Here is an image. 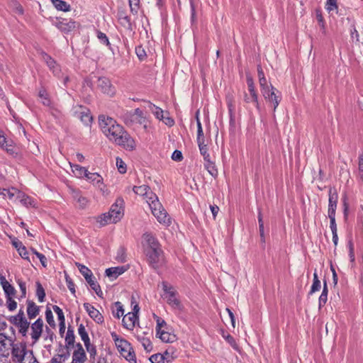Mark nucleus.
I'll return each mask as SVG.
<instances>
[{"label":"nucleus","mask_w":363,"mask_h":363,"mask_svg":"<svg viewBox=\"0 0 363 363\" xmlns=\"http://www.w3.org/2000/svg\"><path fill=\"white\" fill-rule=\"evenodd\" d=\"M14 296L6 297V306L10 311H13L17 308V303L13 300Z\"/></svg>","instance_id":"obj_54"},{"label":"nucleus","mask_w":363,"mask_h":363,"mask_svg":"<svg viewBox=\"0 0 363 363\" xmlns=\"http://www.w3.org/2000/svg\"><path fill=\"white\" fill-rule=\"evenodd\" d=\"M0 283L4 289L6 297L15 296L16 290L11 284H9L5 277L0 276Z\"/></svg>","instance_id":"obj_16"},{"label":"nucleus","mask_w":363,"mask_h":363,"mask_svg":"<svg viewBox=\"0 0 363 363\" xmlns=\"http://www.w3.org/2000/svg\"><path fill=\"white\" fill-rule=\"evenodd\" d=\"M9 339H13L12 337H8L5 333H0V352H4L9 350L6 341Z\"/></svg>","instance_id":"obj_32"},{"label":"nucleus","mask_w":363,"mask_h":363,"mask_svg":"<svg viewBox=\"0 0 363 363\" xmlns=\"http://www.w3.org/2000/svg\"><path fill=\"white\" fill-rule=\"evenodd\" d=\"M88 180L92 182L94 185H96L101 189L103 185V178L98 173L88 172L85 177Z\"/></svg>","instance_id":"obj_22"},{"label":"nucleus","mask_w":363,"mask_h":363,"mask_svg":"<svg viewBox=\"0 0 363 363\" xmlns=\"http://www.w3.org/2000/svg\"><path fill=\"white\" fill-rule=\"evenodd\" d=\"M45 318L48 322V323L50 325L52 328H55L56 324L54 320L53 314L51 310L49 307L47 306L46 311H45Z\"/></svg>","instance_id":"obj_49"},{"label":"nucleus","mask_w":363,"mask_h":363,"mask_svg":"<svg viewBox=\"0 0 363 363\" xmlns=\"http://www.w3.org/2000/svg\"><path fill=\"white\" fill-rule=\"evenodd\" d=\"M114 306L116 308L112 309V314L115 318L119 319L121 316L123 315V306L120 301L115 302Z\"/></svg>","instance_id":"obj_34"},{"label":"nucleus","mask_w":363,"mask_h":363,"mask_svg":"<svg viewBox=\"0 0 363 363\" xmlns=\"http://www.w3.org/2000/svg\"><path fill=\"white\" fill-rule=\"evenodd\" d=\"M197 143L199 147L200 153L203 156L204 161L206 162L211 160L210 155L208 152L207 145L204 144V141Z\"/></svg>","instance_id":"obj_43"},{"label":"nucleus","mask_w":363,"mask_h":363,"mask_svg":"<svg viewBox=\"0 0 363 363\" xmlns=\"http://www.w3.org/2000/svg\"><path fill=\"white\" fill-rule=\"evenodd\" d=\"M86 360V352H73L71 363H84Z\"/></svg>","instance_id":"obj_40"},{"label":"nucleus","mask_w":363,"mask_h":363,"mask_svg":"<svg viewBox=\"0 0 363 363\" xmlns=\"http://www.w3.org/2000/svg\"><path fill=\"white\" fill-rule=\"evenodd\" d=\"M137 320H138V315H135L134 313H128L123 318L122 324L125 328L132 330L135 326Z\"/></svg>","instance_id":"obj_15"},{"label":"nucleus","mask_w":363,"mask_h":363,"mask_svg":"<svg viewBox=\"0 0 363 363\" xmlns=\"http://www.w3.org/2000/svg\"><path fill=\"white\" fill-rule=\"evenodd\" d=\"M35 286H36V296L38 298L39 302L42 303L45 301V289L43 287V286L40 281L35 282Z\"/></svg>","instance_id":"obj_36"},{"label":"nucleus","mask_w":363,"mask_h":363,"mask_svg":"<svg viewBox=\"0 0 363 363\" xmlns=\"http://www.w3.org/2000/svg\"><path fill=\"white\" fill-rule=\"evenodd\" d=\"M99 123L102 132L107 138L116 130L115 125H118L113 118L104 115L99 116Z\"/></svg>","instance_id":"obj_8"},{"label":"nucleus","mask_w":363,"mask_h":363,"mask_svg":"<svg viewBox=\"0 0 363 363\" xmlns=\"http://www.w3.org/2000/svg\"><path fill=\"white\" fill-rule=\"evenodd\" d=\"M8 320L11 322L25 321L27 318L25 316L23 308H21L16 315H11L7 318Z\"/></svg>","instance_id":"obj_39"},{"label":"nucleus","mask_w":363,"mask_h":363,"mask_svg":"<svg viewBox=\"0 0 363 363\" xmlns=\"http://www.w3.org/2000/svg\"><path fill=\"white\" fill-rule=\"evenodd\" d=\"M320 281L318 279V274L316 272H314L313 284L311 286V291H309V295L319 291L320 289Z\"/></svg>","instance_id":"obj_41"},{"label":"nucleus","mask_w":363,"mask_h":363,"mask_svg":"<svg viewBox=\"0 0 363 363\" xmlns=\"http://www.w3.org/2000/svg\"><path fill=\"white\" fill-rule=\"evenodd\" d=\"M133 117L134 113H133L132 111H128L124 112L121 116L123 121L126 125H131L134 122Z\"/></svg>","instance_id":"obj_48"},{"label":"nucleus","mask_w":363,"mask_h":363,"mask_svg":"<svg viewBox=\"0 0 363 363\" xmlns=\"http://www.w3.org/2000/svg\"><path fill=\"white\" fill-rule=\"evenodd\" d=\"M96 37L101 43L106 45L109 50H112L111 45L109 42L108 36L101 30H96Z\"/></svg>","instance_id":"obj_37"},{"label":"nucleus","mask_w":363,"mask_h":363,"mask_svg":"<svg viewBox=\"0 0 363 363\" xmlns=\"http://www.w3.org/2000/svg\"><path fill=\"white\" fill-rule=\"evenodd\" d=\"M133 190L138 195L146 196L148 203L155 199V194L150 191V188L147 185L134 186Z\"/></svg>","instance_id":"obj_14"},{"label":"nucleus","mask_w":363,"mask_h":363,"mask_svg":"<svg viewBox=\"0 0 363 363\" xmlns=\"http://www.w3.org/2000/svg\"><path fill=\"white\" fill-rule=\"evenodd\" d=\"M78 334L81 337V339L84 342V345L90 342L89 335L86 330L84 325L82 323L79 324L78 326Z\"/></svg>","instance_id":"obj_35"},{"label":"nucleus","mask_w":363,"mask_h":363,"mask_svg":"<svg viewBox=\"0 0 363 363\" xmlns=\"http://www.w3.org/2000/svg\"><path fill=\"white\" fill-rule=\"evenodd\" d=\"M148 103V108L150 111H152V113L155 116V117L159 119L162 120L164 118V112L162 108L160 107L155 106L150 101H147Z\"/></svg>","instance_id":"obj_25"},{"label":"nucleus","mask_w":363,"mask_h":363,"mask_svg":"<svg viewBox=\"0 0 363 363\" xmlns=\"http://www.w3.org/2000/svg\"><path fill=\"white\" fill-rule=\"evenodd\" d=\"M43 60L46 62L47 65L50 67V69L52 70L53 72H55V67L56 65L55 60L45 52L42 51L40 52Z\"/></svg>","instance_id":"obj_31"},{"label":"nucleus","mask_w":363,"mask_h":363,"mask_svg":"<svg viewBox=\"0 0 363 363\" xmlns=\"http://www.w3.org/2000/svg\"><path fill=\"white\" fill-rule=\"evenodd\" d=\"M328 289L327 282L325 280H324L323 289L322 293L318 299V305H319L320 308H322L323 306H324L325 304L326 303V302L328 301Z\"/></svg>","instance_id":"obj_24"},{"label":"nucleus","mask_w":363,"mask_h":363,"mask_svg":"<svg viewBox=\"0 0 363 363\" xmlns=\"http://www.w3.org/2000/svg\"><path fill=\"white\" fill-rule=\"evenodd\" d=\"M162 356L164 357V361L166 360L168 363L176 357L175 350L173 347H169L162 354Z\"/></svg>","instance_id":"obj_46"},{"label":"nucleus","mask_w":363,"mask_h":363,"mask_svg":"<svg viewBox=\"0 0 363 363\" xmlns=\"http://www.w3.org/2000/svg\"><path fill=\"white\" fill-rule=\"evenodd\" d=\"M162 289L167 294V301L173 308L177 310L182 309V305L180 301L176 297L177 291L174 287L169 285L167 281H162Z\"/></svg>","instance_id":"obj_5"},{"label":"nucleus","mask_w":363,"mask_h":363,"mask_svg":"<svg viewBox=\"0 0 363 363\" xmlns=\"http://www.w3.org/2000/svg\"><path fill=\"white\" fill-rule=\"evenodd\" d=\"M128 4L130 6V12L133 15H136L140 6V0H128Z\"/></svg>","instance_id":"obj_53"},{"label":"nucleus","mask_w":363,"mask_h":363,"mask_svg":"<svg viewBox=\"0 0 363 363\" xmlns=\"http://www.w3.org/2000/svg\"><path fill=\"white\" fill-rule=\"evenodd\" d=\"M154 197L155 199L148 203L152 213L159 223L169 225L171 223L170 217L159 201L157 196L154 195Z\"/></svg>","instance_id":"obj_3"},{"label":"nucleus","mask_w":363,"mask_h":363,"mask_svg":"<svg viewBox=\"0 0 363 363\" xmlns=\"http://www.w3.org/2000/svg\"><path fill=\"white\" fill-rule=\"evenodd\" d=\"M73 167L74 168L73 170L74 172H75L79 177H86L89 172V171L85 167H81L78 164L74 165Z\"/></svg>","instance_id":"obj_51"},{"label":"nucleus","mask_w":363,"mask_h":363,"mask_svg":"<svg viewBox=\"0 0 363 363\" xmlns=\"http://www.w3.org/2000/svg\"><path fill=\"white\" fill-rule=\"evenodd\" d=\"M9 6L13 10V11L16 12L18 15H23V8L16 0H9Z\"/></svg>","instance_id":"obj_29"},{"label":"nucleus","mask_w":363,"mask_h":363,"mask_svg":"<svg viewBox=\"0 0 363 363\" xmlns=\"http://www.w3.org/2000/svg\"><path fill=\"white\" fill-rule=\"evenodd\" d=\"M11 323L18 328V333L23 337L28 336V331L30 327V322L28 320L25 321L11 322Z\"/></svg>","instance_id":"obj_18"},{"label":"nucleus","mask_w":363,"mask_h":363,"mask_svg":"<svg viewBox=\"0 0 363 363\" xmlns=\"http://www.w3.org/2000/svg\"><path fill=\"white\" fill-rule=\"evenodd\" d=\"M145 239L148 245L146 249H162L157 239L150 233L144 234Z\"/></svg>","instance_id":"obj_19"},{"label":"nucleus","mask_w":363,"mask_h":363,"mask_svg":"<svg viewBox=\"0 0 363 363\" xmlns=\"http://www.w3.org/2000/svg\"><path fill=\"white\" fill-rule=\"evenodd\" d=\"M38 97L41 99V103L45 106H50L51 101L48 94L44 88H41L38 91Z\"/></svg>","instance_id":"obj_33"},{"label":"nucleus","mask_w":363,"mask_h":363,"mask_svg":"<svg viewBox=\"0 0 363 363\" xmlns=\"http://www.w3.org/2000/svg\"><path fill=\"white\" fill-rule=\"evenodd\" d=\"M45 333H46V335L45 337V340H49L50 341L49 346H51V345L53 342L54 339L55 338L56 336H55V333L52 331V330L48 326L45 327Z\"/></svg>","instance_id":"obj_56"},{"label":"nucleus","mask_w":363,"mask_h":363,"mask_svg":"<svg viewBox=\"0 0 363 363\" xmlns=\"http://www.w3.org/2000/svg\"><path fill=\"white\" fill-rule=\"evenodd\" d=\"M358 169L360 173L359 178L361 181L363 182V155L359 157Z\"/></svg>","instance_id":"obj_64"},{"label":"nucleus","mask_w":363,"mask_h":363,"mask_svg":"<svg viewBox=\"0 0 363 363\" xmlns=\"http://www.w3.org/2000/svg\"><path fill=\"white\" fill-rule=\"evenodd\" d=\"M76 265L78 267L80 273L84 276V279L89 284L91 289L95 291L99 297L102 298L103 292L101 289V286L97 283V281H95V278L93 277L91 271L82 264L77 262Z\"/></svg>","instance_id":"obj_4"},{"label":"nucleus","mask_w":363,"mask_h":363,"mask_svg":"<svg viewBox=\"0 0 363 363\" xmlns=\"http://www.w3.org/2000/svg\"><path fill=\"white\" fill-rule=\"evenodd\" d=\"M79 118L81 121L86 125H90L93 120L91 113L89 110H87L86 111L80 112Z\"/></svg>","instance_id":"obj_38"},{"label":"nucleus","mask_w":363,"mask_h":363,"mask_svg":"<svg viewBox=\"0 0 363 363\" xmlns=\"http://www.w3.org/2000/svg\"><path fill=\"white\" fill-rule=\"evenodd\" d=\"M116 166L120 173L124 174L126 172V164L121 158H116Z\"/></svg>","instance_id":"obj_57"},{"label":"nucleus","mask_w":363,"mask_h":363,"mask_svg":"<svg viewBox=\"0 0 363 363\" xmlns=\"http://www.w3.org/2000/svg\"><path fill=\"white\" fill-rule=\"evenodd\" d=\"M84 308L88 313L90 318H92L96 323L102 324L104 323V319L103 315L92 305L89 303H84Z\"/></svg>","instance_id":"obj_13"},{"label":"nucleus","mask_w":363,"mask_h":363,"mask_svg":"<svg viewBox=\"0 0 363 363\" xmlns=\"http://www.w3.org/2000/svg\"><path fill=\"white\" fill-rule=\"evenodd\" d=\"M27 315L30 320L35 318L40 313V307L31 300H27Z\"/></svg>","instance_id":"obj_17"},{"label":"nucleus","mask_w":363,"mask_h":363,"mask_svg":"<svg viewBox=\"0 0 363 363\" xmlns=\"http://www.w3.org/2000/svg\"><path fill=\"white\" fill-rule=\"evenodd\" d=\"M123 203L124 201L122 199H117L116 202L111 206L109 211V214L112 216L113 223H116L121 220L123 215Z\"/></svg>","instance_id":"obj_9"},{"label":"nucleus","mask_w":363,"mask_h":363,"mask_svg":"<svg viewBox=\"0 0 363 363\" xmlns=\"http://www.w3.org/2000/svg\"><path fill=\"white\" fill-rule=\"evenodd\" d=\"M204 167L206 169L208 172V173L214 178H216L218 176V169L216 167L215 163L213 162L211 160L206 161L204 163Z\"/></svg>","instance_id":"obj_28"},{"label":"nucleus","mask_w":363,"mask_h":363,"mask_svg":"<svg viewBox=\"0 0 363 363\" xmlns=\"http://www.w3.org/2000/svg\"><path fill=\"white\" fill-rule=\"evenodd\" d=\"M115 130L108 137L110 140L113 141L116 144L134 148V140L130 138V135L124 130L123 127L121 125H115Z\"/></svg>","instance_id":"obj_1"},{"label":"nucleus","mask_w":363,"mask_h":363,"mask_svg":"<svg viewBox=\"0 0 363 363\" xmlns=\"http://www.w3.org/2000/svg\"><path fill=\"white\" fill-rule=\"evenodd\" d=\"M44 323L42 318H38L33 323L30 325L31 329V338L33 343L37 342L43 333Z\"/></svg>","instance_id":"obj_11"},{"label":"nucleus","mask_w":363,"mask_h":363,"mask_svg":"<svg viewBox=\"0 0 363 363\" xmlns=\"http://www.w3.org/2000/svg\"><path fill=\"white\" fill-rule=\"evenodd\" d=\"M84 346L86 347V351L90 354V358L91 359H94L95 356L97 354L96 346L94 345H91V342H89L88 344L84 345Z\"/></svg>","instance_id":"obj_55"},{"label":"nucleus","mask_w":363,"mask_h":363,"mask_svg":"<svg viewBox=\"0 0 363 363\" xmlns=\"http://www.w3.org/2000/svg\"><path fill=\"white\" fill-rule=\"evenodd\" d=\"M96 86L101 92L108 96H113L115 94L114 87L113 86L110 79L106 77H99Z\"/></svg>","instance_id":"obj_10"},{"label":"nucleus","mask_w":363,"mask_h":363,"mask_svg":"<svg viewBox=\"0 0 363 363\" xmlns=\"http://www.w3.org/2000/svg\"><path fill=\"white\" fill-rule=\"evenodd\" d=\"M121 25L124 27L126 30L133 32L134 28L133 23L131 22L130 17L129 16H124L123 20H120Z\"/></svg>","instance_id":"obj_42"},{"label":"nucleus","mask_w":363,"mask_h":363,"mask_svg":"<svg viewBox=\"0 0 363 363\" xmlns=\"http://www.w3.org/2000/svg\"><path fill=\"white\" fill-rule=\"evenodd\" d=\"M9 345L11 346V354L16 358L18 362H22L28 352L26 350V343H14V339H9Z\"/></svg>","instance_id":"obj_7"},{"label":"nucleus","mask_w":363,"mask_h":363,"mask_svg":"<svg viewBox=\"0 0 363 363\" xmlns=\"http://www.w3.org/2000/svg\"><path fill=\"white\" fill-rule=\"evenodd\" d=\"M52 309L57 313L59 322L65 321L64 313H63L62 310L59 306L54 305V306H52Z\"/></svg>","instance_id":"obj_60"},{"label":"nucleus","mask_w":363,"mask_h":363,"mask_svg":"<svg viewBox=\"0 0 363 363\" xmlns=\"http://www.w3.org/2000/svg\"><path fill=\"white\" fill-rule=\"evenodd\" d=\"M127 352V355H125V353L123 354L125 359L130 362H133L134 363H136V357L133 347H131V349H129Z\"/></svg>","instance_id":"obj_59"},{"label":"nucleus","mask_w":363,"mask_h":363,"mask_svg":"<svg viewBox=\"0 0 363 363\" xmlns=\"http://www.w3.org/2000/svg\"><path fill=\"white\" fill-rule=\"evenodd\" d=\"M338 201V194L335 189L329 190L328 215H335Z\"/></svg>","instance_id":"obj_12"},{"label":"nucleus","mask_w":363,"mask_h":363,"mask_svg":"<svg viewBox=\"0 0 363 363\" xmlns=\"http://www.w3.org/2000/svg\"><path fill=\"white\" fill-rule=\"evenodd\" d=\"M135 53L140 60H143L147 57L145 49L141 45L135 48Z\"/></svg>","instance_id":"obj_62"},{"label":"nucleus","mask_w":363,"mask_h":363,"mask_svg":"<svg viewBox=\"0 0 363 363\" xmlns=\"http://www.w3.org/2000/svg\"><path fill=\"white\" fill-rule=\"evenodd\" d=\"M75 342V335L73 328L69 326L65 336V346L67 349L74 347Z\"/></svg>","instance_id":"obj_21"},{"label":"nucleus","mask_w":363,"mask_h":363,"mask_svg":"<svg viewBox=\"0 0 363 363\" xmlns=\"http://www.w3.org/2000/svg\"><path fill=\"white\" fill-rule=\"evenodd\" d=\"M246 82L248 87V91L250 92V97L248 96L247 93L245 92L244 101L246 103H254L257 109L259 110L260 107L258 102V95L255 90L253 79L250 74H246Z\"/></svg>","instance_id":"obj_6"},{"label":"nucleus","mask_w":363,"mask_h":363,"mask_svg":"<svg viewBox=\"0 0 363 363\" xmlns=\"http://www.w3.org/2000/svg\"><path fill=\"white\" fill-rule=\"evenodd\" d=\"M149 360L152 363H163L164 357H163V356H162V354L157 353V354H152V356H150V357L149 358Z\"/></svg>","instance_id":"obj_61"},{"label":"nucleus","mask_w":363,"mask_h":363,"mask_svg":"<svg viewBox=\"0 0 363 363\" xmlns=\"http://www.w3.org/2000/svg\"><path fill=\"white\" fill-rule=\"evenodd\" d=\"M199 111L196 113V125H197V143H202V141H205L204 135L202 129L201 123L199 118Z\"/></svg>","instance_id":"obj_26"},{"label":"nucleus","mask_w":363,"mask_h":363,"mask_svg":"<svg viewBox=\"0 0 363 363\" xmlns=\"http://www.w3.org/2000/svg\"><path fill=\"white\" fill-rule=\"evenodd\" d=\"M118 352L123 355L125 352L131 349V345L125 339L119 340L118 345H116Z\"/></svg>","instance_id":"obj_27"},{"label":"nucleus","mask_w":363,"mask_h":363,"mask_svg":"<svg viewBox=\"0 0 363 363\" xmlns=\"http://www.w3.org/2000/svg\"><path fill=\"white\" fill-rule=\"evenodd\" d=\"M145 255L148 264L155 270L163 267L166 264L162 249H145Z\"/></svg>","instance_id":"obj_2"},{"label":"nucleus","mask_w":363,"mask_h":363,"mask_svg":"<svg viewBox=\"0 0 363 363\" xmlns=\"http://www.w3.org/2000/svg\"><path fill=\"white\" fill-rule=\"evenodd\" d=\"M138 339L140 342V343L142 344L143 347H144L145 350H146L147 352H150L152 350L153 347L150 339L145 337H138Z\"/></svg>","instance_id":"obj_45"},{"label":"nucleus","mask_w":363,"mask_h":363,"mask_svg":"<svg viewBox=\"0 0 363 363\" xmlns=\"http://www.w3.org/2000/svg\"><path fill=\"white\" fill-rule=\"evenodd\" d=\"M158 335H160V338L164 342H173L175 340L174 335H172L164 330L160 331Z\"/></svg>","instance_id":"obj_47"},{"label":"nucleus","mask_w":363,"mask_h":363,"mask_svg":"<svg viewBox=\"0 0 363 363\" xmlns=\"http://www.w3.org/2000/svg\"><path fill=\"white\" fill-rule=\"evenodd\" d=\"M269 101L272 102L274 105V111L276 110L277 107L279 106L280 102V96H277L275 93V91L274 92L270 93V96L267 99Z\"/></svg>","instance_id":"obj_50"},{"label":"nucleus","mask_w":363,"mask_h":363,"mask_svg":"<svg viewBox=\"0 0 363 363\" xmlns=\"http://www.w3.org/2000/svg\"><path fill=\"white\" fill-rule=\"evenodd\" d=\"M116 259L118 262L121 263H124L126 262L125 249L123 247H120L118 248Z\"/></svg>","instance_id":"obj_52"},{"label":"nucleus","mask_w":363,"mask_h":363,"mask_svg":"<svg viewBox=\"0 0 363 363\" xmlns=\"http://www.w3.org/2000/svg\"><path fill=\"white\" fill-rule=\"evenodd\" d=\"M125 271L124 267H110L106 269V276L108 277H113L116 279L119 275L122 274Z\"/></svg>","instance_id":"obj_23"},{"label":"nucleus","mask_w":363,"mask_h":363,"mask_svg":"<svg viewBox=\"0 0 363 363\" xmlns=\"http://www.w3.org/2000/svg\"><path fill=\"white\" fill-rule=\"evenodd\" d=\"M113 218L111 216L108 211L107 213L100 216L97 219V222H99L101 225L104 226L108 223H113Z\"/></svg>","instance_id":"obj_44"},{"label":"nucleus","mask_w":363,"mask_h":363,"mask_svg":"<svg viewBox=\"0 0 363 363\" xmlns=\"http://www.w3.org/2000/svg\"><path fill=\"white\" fill-rule=\"evenodd\" d=\"M53 5L58 11H70V5L62 0H52Z\"/></svg>","instance_id":"obj_30"},{"label":"nucleus","mask_w":363,"mask_h":363,"mask_svg":"<svg viewBox=\"0 0 363 363\" xmlns=\"http://www.w3.org/2000/svg\"><path fill=\"white\" fill-rule=\"evenodd\" d=\"M155 318L156 319V321H157V326H156V331H157V334H159V333H160V331H162V328L164 325H166V322L162 319L161 318H160L159 316L155 315Z\"/></svg>","instance_id":"obj_63"},{"label":"nucleus","mask_w":363,"mask_h":363,"mask_svg":"<svg viewBox=\"0 0 363 363\" xmlns=\"http://www.w3.org/2000/svg\"><path fill=\"white\" fill-rule=\"evenodd\" d=\"M57 27L62 32L67 33L71 32L76 28V22L73 21H70L67 23L60 21L57 23Z\"/></svg>","instance_id":"obj_20"},{"label":"nucleus","mask_w":363,"mask_h":363,"mask_svg":"<svg viewBox=\"0 0 363 363\" xmlns=\"http://www.w3.org/2000/svg\"><path fill=\"white\" fill-rule=\"evenodd\" d=\"M274 91H277V89L272 84H269V86L261 89V92L265 99H268L270 96V93L274 92Z\"/></svg>","instance_id":"obj_58"}]
</instances>
